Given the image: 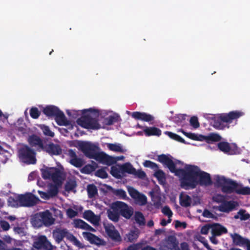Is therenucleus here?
<instances>
[{
	"label": "nucleus",
	"mask_w": 250,
	"mask_h": 250,
	"mask_svg": "<svg viewBox=\"0 0 250 250\" xmlns=\"http://www.w3.org/2000/svg\"><path fill=\"white\" fill-rule=\"evenodd\" d=\"M157 161L167 167L175 175L181 178V187L186 189H193L198 185V177L200 171L196 166L186 165L185 169L176 168L171 158L166 154L158 156Z\"/></svg>",
	"instance_id": "obj_1"
},
{
	"label": "nucleus",
	"mask_w": 250,
	"mask_h": 250,
	"mask_svg": "<svg viewBox=\"0 0 250 250\" xmlns=\"http://www.w3.org/2000/svg\"><path fill=\"white\" fill-rule=\"evenodd\" d=\"M82 114L83 115L77 120L79 125L87 129L97 130L101 128L98 119L99 112L97 109H84Z\"/></svg>",
	"instance_id": "obj_2"
},
{
	"label": "nucleus",
	"mask_w": 250,
	"mask_h": 250,
	"mask_svg": "<svg viewBox=\"0 0 250 250\" xmlns=\"http://www.w3.org/2000/svg\"><path fill=\"white\" fill-rule=\"evenodd\" d=\"M244 113L240 111L235 110L228 113H222L214 121L213 126L217 129L223 130L225 128H229L230 124L235 121V125L238 119L243 116Z\"/></svg>",
	"instance_id": "obj_3"
},
{
	"label": "nucleus",
	"mask_w": 250,
	"mask_h": 250,
	"mask_svg": "<svg viewBox=\"0 0 250 250\" xmlns=\"http://www.w3.org/2000/svg\"><path fill=\"white\" fill-rule=\"evenodd\" d=\"M47 117H55V120L59 125H68L70 122L66 119L63 112L54 105H47L42 111Z\"/></svg>",
	"instance_id": "obj_4"
},
{
	"label": "nucleus",
	"mask_w": 250,
	"mask_h": 250,
	"mask_svg": "<svg viewBox=\"0 0 250 250\" xmlns=\"http://www.w3.org/2000/svg\"><path fill=\"white\" fill-rule=\"evenodd\" d=\"M78 147L86 157L96 161L101 153L99 147L90 142L79 141Z\"/></svg>",
	"instance_id": "obj_5"
},
{
	"label": "nucleus",
	"mask_w": 250,
	"mask_h": 250,
	"mask_svg": "<svg viewBox=\"0 0 250 250\" xmlns=\"http://www.w3.org/2000/svg\"><path fill=\"white\" fill-rule=\"evenodd\" d=\"M62 172L58 168L51 167L42 170V175L45 180L51 179L54 184L61 186L63 178Z\"/></svg>",
	"instance_id": "obj_6"
},
{
	"label": "nucleus",
	"mask_w": 250,
	"mask_h": 250,
	"mask_svg": "<svg viewBox=\"0 0 250 250\" xmlns=\"http://www.w3.org/2000/svg\"><path fill=\"white\" fill-rule=\"evenodd\" d=\"M20 160L27 165H34L37 162L36 152L27 145L24 146L18 151Z\"/></svg>",
	"instance_id": "obj_7"
},
{
	"label": "nucleus",
	"mask_w": 250,
	"mask_h": 250,
	"mask_svg": "<svg viewBox=\"0 0 250 250\" xmlns=\"http://www.w3.org/2000/svg\"><path fill=\"white\" fill-rule=\"evenodd\" d=\"M215 182L218 187L221 188L222 191L226 193L234 192V190L238 187V184L235 181L227 179L224 176H217Z\"/></svg>",
	"instance_id": "obj_8"
},
{
	"label": "nucleus",
	"mask_w": 250,
	"mask_h": 250,
	"mask_svg": "<svg viewBox=\"0 0 250 250\" xmlns=\"http://www.w3.org/2000/svg\"><path fill=\"white\" fill-rule=\"evenodd\" d=\"M53 246L45 235H40L34 239L33 247L30 250H52Z\"/></svg>",
	"instance_id": "obj_9"
},
{
	"label": "nucleus",
	"mask_w": 250,
	"mask_h": 250,
	"mask_svg": "<svg viewBox=\"0 0 250 250\" xmlns=\"http://www.w3.org/2000/svg\"><path fill=\"white\" fill-rule=\"evenodd\" d=\"M18 200L21 205L24 207H32L40 201L39 199L31 193L24 195H19Z\"/></svg>",
	"instance_id": "obj_10"
},
{
	"label": "nucleus",
	"mask_w": 250,
	"mask_h": 250,
	"mask_svg": "<svg viewBox=\"0 0 250 250\" xmlns=\"http://www.w3.org/2000/svg\"><path fill=\"white\" fill-rule=\"evenodd\" d=\"M115 202L119 212L120 215H121L125 219H130L133 214V208L129 206L127 204L122 201H118Z\"/></svg>",
	"instance_id": "obj_11"
},
{
	"label": "nucleus",
	"mask_w": 250,
	"mask_h": 250,
	"mask_svg": "<svg viewBox=\"0 0 250 250\" xmlns=\"http://www.w3.org/2000/svg\"><path fill=\"white\" fill-rule=\"evenodd\" d=\"M17 233L24 238L21 239H17V246H21V248H17V250H27V248L29 247L28 245L30 244L23 228H21L17 226Z\"/></svg>",
	"instance_id": "obj_12"
},
{
	"label": "nucleus",
	"mask_w": 250,
	"mask_h": 250,
	"mask_svg": "<svg viewBox=\"0 0 250 250\" xmlns=\"http://www.w3.org/2000/svg\"><path fill=\"white\" fill-rule=\"evenodd\" d=\"M104 229L106 233L111 239L115 241L121 240L120 235L113 225L107 224L106 225H104Z\"/></svg>",
	"instance_id": "obj_13"
},
{
	"label": "nucleus",
	"mask_w": 250,
	"mask_h": 250,
	"mask_svg": "<svg viewBox=\"0 0 250 250\" xmlns=\"http://www.w3.org/2000/svg\"><path fill=\"white\" fill-rule=\"evenodd\" d=\"M70 234L71 233L66 229L58 228L54 230L52 232L53 237L58 243H61L64 237L68 239Z\"/></svg>",
	"instance_id": "obj_14"
},
{
	"label": "nucleus",
	"mask_w": 250,
	"mask_h": 250,
	"mask_svg": "<svg viewBox=\"0 0 250 250\" xmlns=\"http://www.w3.org/2000/svg\"><path fill=\"white\" fill-rule=\"evenodd\" d=\"M67 155L70 158L69 163L76 167H81L84 164V160L78 158L75 151L71 149L67 150Z\"/></svg>",
	"instance_id": "obj_15"
},
{
	"label": "nucleus",
	"mask_w": 250,
	"mask_h": 250,
	"mask_svg": "<svg viewBox=\"0 0 250 250\" xmlns=\"http://www.w3.org/2000/svg\"><path fill=\"white\" fill-rule=\"evenodd\" d=\"M237 206L238 203L235 201L223 200L218 206V210L223 212L229 213L234 210Z\"/></svg>",
	"instance_id": "obj_16"
},
{
	"label": "nucleus",
	"mask_w": 250,
	"mask_h": 250,
	"mask_svg": "<svg viewBox=\"0 0 250 250\" xmlns=\"http://www.w3.org/2000/svg\"><path fill=\"white\" fill-rule=\"evenodd\" d=\"M29 144L32 147H37V150L40 151L44 147V145L42 139L35 134L29 136L28 138Z\"/></svg>",
	"instance_id": "obj_17"
},
{
	"label": "nucleus",
	"mask_w": 250,
	"mask_h": 250,
	"mask_svg": "<svg viewBox=\"0 0 250 250\" xmlns=\"http://www.w3.org/2000/svg\"><path fill=\"white\" fill-rule=\"evenodd\" d=\"M83 237L91 244L96 245H105V241L96 236L95 234L89 232H83Z\"/></svg>",
	"instance_id": "obj_18"
},
{
	"label": "nucleus",
	"mask_w": 250,
	"mask_h": 250,
	"mask_svg": "<svg viewBox=\"0 0 250 250\" xmlns=\"http://www.w3.org/2000/svg\"><path fill=\"white\" fill-rule=\"evenodd\" d=\"M107 214L108 219L116 223L119 221L120 215L115 202L111 204V209L107 210Z\"/></svg>",
	"instance_id": "obj_19"
},
{
	"label": "nucleus",
	"mask_w": 250,
	"mask_h": 250,
	"mask_svg": "<svg viewBox=\"0 0 250 250\" xmlns=\"http://www.w3.org/2000/svg\"><path fill=\"white\" fill-rule=\"evenodd\" d=\"M42 150L46 151L51 155H60L62 152V148L60 146L54 144L53 143H50L49 144L44 146Z\"/></svg>",
	"instance_id": "obj_20"
},
{
	"label": "nucleus",
	"mask_w": 250,
	"mask_h": 250,
	"mask_svg": "<svg viewBox=\"0 0 250 250\" xmlns=\"http://www.w3.org/2000/svg\"><path fill=\"white\" fill-rule=\"evenodd\" d=\"M212 184V182L210 174L200 170L198 177V184H200L201 186H208Z\"/></svg>",
	"instance_id": "obj_21"
},
{
	"label": "nucleus",
	"mask_w": 250,
	"mask_h": 250,
	"mask_svg": "<svg viewBox=\"0 0 250 250\" xmlns=\"http://www.w3.org/2000/svg\"><path fill=\"white\" fill-rule=\"evenodd\" d=\"M131 117L137 120H141L144 122H149L154 120L152 115L145 112L139 111L133 112L131 113Z\"/></svg>",
	"instance_id": "obj_22"
},
{
	"label": "nucleus",
	"mask_w": 250,
	"mask_h": 250,
	"mask_svg": "<svg viewBox=\"0 0 250 250\" xmlns=\"http://www.w3.org/2000/svg\"><path fill=\"white\" fill-rule=\"evenodd\" d=\"M40 219L42 222L43 225L45 226H49L54 223V219L52 217L51 213L48 210L40 213Z\"/></svg>",
	"instance_id": "obj_23"
},
{
	"label": "nucleus",
	"mask_w": 250,
	"mask_h": 250,
	"mask_svg": "<svg viewBox=\"0 0 250 250\" xmlns=\"http://www.w3.org/2000/svg\"><path fill=\"white\" fill-rule=\"evenodd\" d=\"M97 161L108 166L112 165L116 163V160L114 157L110 156L103 152L100 153Z\"/></svg>",
	"instance_id": "obj_24"
},
{
	"label": "nucleus",
	"mask_w": 250,
	"mask_h": 250,
	"mask_svg": "<svg viewBox=\"0 0 250 250\" xmlns=\"http://www.w3.org/2000/svg\"><path fill=\"white\" fill-rule=\"evenodd\" d=\"M83 218L95 226L99 224V217L95 215L91 210H87L84 212Z\"/></svg>",
	"instance_id": "obj_25"
},
{
	"label": "nucleus",
	"mask_w": 250,
	"mask_h": 250,
	"mask_svg": "<svg viewBox=\"0 0 250 250\" xmlns=\"http://www.w3.org/2000/svg\"><path fill=\"white\" fill-rule=\"evenodd\" d=\"M227 229L219 224L212 225L211 234L213 235L220 236L223 234L227 233Z\"/></svg>",
	"instance_id": "obj_26"
},
{
	"label": "nucleus",
	"mask_w": 250,
	"mask_h": 250,
	"mask_svg": "<svg viewBox=\"0 0 250 250\" xmlns=\"http://www.w3.org/2000/svg\"><path fill=\"white\" fill-rule=\"evenodd\" d=\"M143 131L144 132L145 135L146 136H160L161 135V130L159 128H157L155 126L152 127H145Z\"/></svg>",
	"instance_id": "obj_27"
},
{
	"label": "nucleus",
	"mask_w": 250,
	"mask_h": 250,
	"mask_svg": "<svg viewBox=\"0 0 250 250\" xmlns=\"http://www.w3.org/2000/svg\"><path fill=\"white\" fill-rule=\"evenodd\" d=\"M74 226L76 228L82 229L86 230L95 231V229L87 223L81 219H77L74 221Z\"/></svg>",
	"instance_id": "obj_28"
},
{
	"label": "nucleus",
	"mask_w": 250,
	"mask_h": 250,
	"mask_svg": "<svg viewBox=\"0 0 250 250\" xmlns=\"http://www.w3.org/2000/svg\"><path fill=\"white\" fill-rule=\"evenodd\" d=\"M231 237L232 239L233 243L236 246H244L247 240V238L243 237L237 233H234L233 234H231Z\"/></svg>",
	"instance_id": "obj_29"
},
{
	"label": "nucleus",
	"mask_w": 250,
	"mask_h": 250,
	"mask_svg": "<svg viewBox=\"0 0 250 250\" xmlns=\"http://www.w3.org/2000/svg\"><path fill=\"white\" fill-rule=\"evenodd\" d=\"M166 242L167 246L171 250H178L179 248L178 247V242L174 236H168L166 240Z\"/></svg>",
	"instance_id": "obj_30"
},
{
	"label": "nucleus",
	"mask_w": 250,
	"mask_h": 250,
	"mask_svg": "<svg viewBox=\"0 0 250 250\" xmlns=\"http://www.w3.org/2000/svg\"><path fill=\"white\" fill-rule=\"evenodd\" d=\"M191 203V198L188 195H182L180 196V204L183 207H188Z\"/></svg>",
	"instance_id": "obj_31"
},
{
	"label": "nucleus",
	"mask_w": 250,
	"mask_h": 250,
	"mask_svg": "<svg viewBox=\"0 0 250 250\" xmlns=\"http://www.w3.org/2000/svg\"><path fill=\"white\" fill-rule=\"evenodd\" d=\"M107 146L108 148L113 151L125 153L126 151V150L123 148L122 146L120 144H107Z\"/></svg>",
	"instance_id": "obj_32"
},
{
	"label": "nucleus",
	"mask_w": 250,
	"mask_h": 250,
	"mask_svg": "<svg viewBox=\"0 0 250 250\" xmlns=\"http://www.w3.org/2000/svg\"><path fill=\"white\" fill-rule=\"evenodd\" d=\"M154 176L156 177L160 184H164L166 182V175L165 172L161 169H156L154 174Z\"/></svg>",
	"instance_id": "obj_33"
},
{
	"label": "nucleus",
	"mask_w": 250,
	"mask_h": 250,
	"mask_svg": "<svg viewBox=\"0 0 250 250\" xmlns=\"http://www.w3.org/2000/svg\"><path fill=\"white\" fill-rule=\"evenodd\" d=\"M97 167L98 165L95 163L93 165L87 164L82 168L81 172L83 173L88 174L94 171Z\"/></svg>",
	"instance_id": "obj_34"
},
{
	"label": "nucleus",
	"mask_w": 250,
	"mask_h": 250,
	"mask_svg": "<svg viewBox=\"0 0 250 250\" xmlns=\"http://www.w3.org/2000/svg\"><path fill=\"white\" fill-rule=\"evenodd\" d=\"M87 191L88 196L90 198L94 197L98 194L97 187L93 184H89L87 186Z\"/></svg>",
	"instance_id": "obj_35"
},
{
	"label": "nucleus",
	"mask_w": 250,
	"mask_h": 250,
	"mask_svg": "<svg viewBox=\"0 0 250 250\" xmlns=\"http://www.w3.org/2000/svg\"><path fill=\"white\" fill-rule=\"evenodd\" d=\"M222 139L221 136L215 133H210L207 135V143L210 144L212 142L220 141Z\"/></svg>",
	"instance_id": "obj_36"
},
{
	"label": "nucleus",
	"mask_w": 250,
	"mask_h": 250,
	"mask_svg": "<svg viewBox=\"0 0 250 250\" xmlns=\"http://www.w3.org/2000/svg\"><path fill=\"white\" fill-rule=\"evenodd\" d=\"M60 186L57 184H51L48 190V193L50 198H53L56 196L59 192V188Z\"/></svg>",
	"instance_id": "obj_37"
},
{
	"label": "nucleus",
	"mask_w": 250,
	"mask_h": 250,
	"mask_svg": "<svg viewBox=\"0 0 250 250\" xmlns=\"http://www.w3.org/2000/svg\"><path fill=\"white\" fill-rule=\"evenodd\" d=\"M134 219L136 222L140 226L145 225V219L143 213L140 211H136L134 214Z\"/></svg>",
	"instance_id": "obj_38"
},
{
	"label": "nucleus",
	"mask_w": 250,
	"mask_h": 250,
	"mask_svg": "<svg viewBox=\"0 0 250 250\" xmlns=\"http://www.w3.org/2000/svg\"><path fill=\"white\" fill-rule=\"evenodd\" d=\"M122 172L133 174L135 172V168L129 163H126L121 167Z\"/></svg>",
	"instance_id": "obj_39"
},
{
	"label": "nucleus",
	"mask_w": 250,
	"mask_h": 250,
	"mask_svg": "<svg viewBox=\"0 0 250 250\" xmlns=\"http://www.w3.org/2000/svg\"><path fill=\"white\" fill-rule=\"evenodd\" d=\"M77 186L76 182L75 180H69L65 184L64 189L68 192L73 191Z\"/></svg>",
	"instance_id": "obj_40"
},
{
	"label": "nucleus",
	"mask_w": 250,
	"mask_h": 250,
	"mask_svg": "<svg viewBox=\"0 0 250 250\" xmlns=\"http://www.w3.org/2000/svg\"><path fill=\"white\" fill-rule=\"evenodd\" d=\"M165 134L167 135L171 139L180 143L186 144L185 141L179 135L170 131H166Z\"/></svg>",
	"instance_id": "obj_41"
},
{
	"label": "nucleus",
	"mask_w": 250,
	"mask_h": 250,
	"mask_svg": "<svg viewBox=\"0 0 250 250\" xmlns=\"http://www.w3.org/2000/svg\"><path fill=\"white\" fill-rule=\"evenodd\" d=\"M134 200L137 204L141 206L145 205L147 203L146 197L144 194L140 193L136 196Z\"/></svg>",
	"instance_id": "obj_42"
},
{
	"label": "nucleus",
	"mask_w": 250,
	"mask_h": 250,
	"mask_svg": "<svg viewBox=\"0 0 250 250\" xmlns=\"http://www.w3.org/2000/svg\"><path fill=\"white\" fill-rule=\"evenodd\" d=\"M234 192L241 195H250V188L248 187L238 188V187L234 190Z\"/></svg>",
	"instance_id": "obj_43"
},
{
	"label": "nucleus",
	"mask_w": 250,
	"mask_h": 250,
	"mask_svg": "<svg viewBox=\"0 0 250 250\" xmlns=\"http://www.w3.org/2000/svg\"><path fill=\"white\" fill-rule=\"evenodd\" d=\"M218 148L223 152H228L230 150L229 144L225 142H221L218 144Z\"/></svg>",
	"instance_id": "obj_44"
},
{
	"label": "nucleus",
	"mask_w": 250,
	"mask_h": 250,
	"mask_svg": "<svg viewBox=\"0 0 250 250\" xmlns=\"http://www.w3.org/2000/svg\"><path fill=\"white\" fill-rule=\"evenodd\" d=\"M121 170L116 167L112 166L111 168L110 174L115 178L120 179L122 177V173Z\"/></svg>",
	"instance_id": "obj_45"
},
{
	"label": "nucleus",
	"mask_w": 250,
	"mask_h": 250,
	"mask_svg": "<svg viewBox=\"0 0 250 250\" xmlns=\"http://www.w3.org/2000/svg\"><path fill=\"white\" fill-rule=\"evenodd\" d=\"M40 128L45 135L51 137L54 136V133L50 129V128L47 125H40Z\"/></svg>",
	"instance_id": "obj_46"
},
{
	"label": "nucleus",
	"mask_w": 250,
	"mask_h": 250,
	"mask_svg": "<svg viewBox=\"0 0 250 250\" xmlns=\"http://www.w3.org/2000/svg\"><path fill=\"white\" fill-rule=\"evenodd\" d=\"M143 165L146 167H149L154 170L159 168V166L156 163L150 160H146L144 162Z\"/></svg>",
	"instance_id": "obj_47"
},
{
	"label": "nucleus",
	"mask_w": 250,
	"mask_h": 250,
	"mask_svg": "<svg viewBox=\"0 0 250 250\" xmlns=\"http://www.w3.org/2000/svg\"><path fill=\"white\" fill-rule=\"evenodd\" d=\"M128 241L132 242L136 240L138 237V230H131L127 235Z\"/></svg>",
	"instance_id": "obj_48"
},
{
	"label": "nucleus",
	"mask_w": 250,
	"mask_h": 250,
	"mask_svg": "<svg viewBox=\"0 0 250 250\" xmlns=\"http://www.w3.org/2000/svg\"><path fill=\"white\" fill-rule=\"evenodd\" d=\"M149 195L152 198L154 206L157 208H159L161 205L160 197H159L158 196H154L153 191L150 192Z\"/></svg>",
	"instance_id": "obj_49"
},
{
	"label": "nucleus",
	"mask_w": 250,
	"mask_h": 250,
	"mask_svg": "<svg viewBox=\"0 0 250 250\" xmlns=\"http://www.w3.org/2000/svg\"><path fill=\"white\" fill-rule=\"evenodd\" d=\"M30 115L31 118L36 119L40 117L41 112L39 110L37 107H32L30 110Z\"/></svg>",
	"instance_id": "obj_50"
},
{
	"label": "nucleus",
	"mask_w": 250,
	"mask_h": 250,
	"mask_svg": "<svg viewBox=\"0 0 250 250\" xmlns=\"http://www.w3.org/2000/svg\"><path fill=\"white\" fill-rule=\"evenodd\" d=\"M32 224L35 227L39 228L42 226V222L40 219V215H36L32 219Z\"/></svg>",
	"instance_id": "obj_51"
},
{
	"label": "nucleus",
	"mask_w": 250,
	"mask_h": 250,
	"mask_svg": "<svg viewBox=\"0 0 250 250\" xmlns=\"http://www.w3.org/2000/svg\"><path fill=\"white\" fill-rule=\"evenodd\" d=\"M95 175L102 179H105L108 177V174L104 168H102L97 170L95 172Z\"/></svg>",
	"instance_id": "obj_52"
},
{
	"label": "nucleus",
	"mask_w": 250,
	"mask_h": 250,
	"mask_svg": "<svg viewBox=\"0 0 250 250\" xmlns=\"http://www.w3.org/2000/svg\"><path fill=\"white\" fill-rule=\"evenodd\" d=\"M238 214L240 216V219L242 221L247 220L250 218V214L246 213V210L245 209H240L238 211Z\"/></svg>",
	"instance_id": "obj_53"
},
{
	"label": "nucleus",
	"mask_w": 250,
	"mask_h": 250,
	"mask_svg": "<svg viewBox=\"0 0 250 250\" xmlns=\"http://www.w3.org/2000/svg\"><path fill=\"white\" fill-rule=\"evenodd\" d=\"M113 193L121 199H125L126 197L125 191L122 189H116L113 191Z\"/></svg>",
	"instance_id": "obj_54"
},
{
	"label": "nucleus",
	"mask_w": 250,
	"mask_h": 250,
	"mask_svg": "<svg viewBox=\"0 0 250 250\" xmlns=\"http://www.w3.org/2000/svg\"><path fill=\"white\" fill-rule=\"evenodd\" d=\"M162 213L167 216L168 218H171L173 215V213L170 209V208L167 206H165L162 209Z\"/></svg>",
	"instance_id": "obj_55"
},
{
	"label": "nucleus",
	"mask_w": 250,
	"mask_h": 250,
	"mask_svg": "<svg viewBox=\"0 0 250 250\" xmlns=\"http://www.w3.org/2000/svg\"><path fill=\"white\" fill-rule=\"evenodd\" d=\"M190 125L194 128H197L199 127L200 124L198 120V118L196 116L192 117L189 121Z\"/></svg>",
	"instance_id": "obj_56"
},
{
	"label": "nucleus",
	"mask_w": 250,
	"mask_h": 250,
	"mask_svg": "<svg viewBox=\"0 0 250 250\" xmlns=\"http://www.w3.org/2000/svg\"><path fill=\"white\" fill-rule=\"evenodd\" d=\"M117 121V119L113 116H109L105 119V123L106 125H110Z\"/></svg>",
	"instance_id": "obj_57"
},
{
	"label": "nucleus",
	"mask_w": 250,
	"mask_h": 250,
	"mask_svg": "<svg viewBox=\"0 0 250 250\" xmlns=\"http://www.w3.org/2000/svg\"><path fill=\"white\" fill-rule=\"evenodd\" d=\"M212 225L206 224L203 226L201 229V233L204 235H207L210 229H211Z\"/></svg>",
	"instance_id": "obj_58"
},
{
	"label": "nucleus",
	"mask_w": 250,
	"mask_h": 250,
	"mask_svg": "<svg viewBox=\"0 0 250 250\" xmlns=\"http://www.w3.org/2000/svg\"><path fill=\"white\" fill-rule=\"evenodd\" d=\"M129 195L134 200L136 196L139 194L137 190L133 188H129L128 190Z\"/></svg>",
	"instance_id": "obj_59"
},
{
	"label": "nucleus",
	"mask_w": 250,
	"mask_h": 250,
	"mask_svg": "<svg viewBox=\"0 0 250 250\" xmlns=\"http://www.w3.org/2000/svg\"><path fill=\"white\" fill-rule=\"evenodd\" d=\"M69 240L71 242H73L74 245L80 247L81 245L80 242L78 240V239L72 233L69 234V237L68 238Z\"/></svg>",
	"instance_id": "obj_60"
},
{
	"label": "nucleus",
	"mask_w": 250,
	"mask_h": 250,
	"mask_svg": "<svg viewBox=\"0 0 250 250\" xmlns=\"http://www.w3.org/2000/svg\"><path fill=\"white\" fill-rule=\"evenodd\" d=\"M66 213L67 216L70 218L75 217L78 214V212L76 211L71 208L67 209Z\"/></svg>",
	"instance_id": "obj_61"
},
{
	"label": "nucleus",
	"mask_w": 250,
	"mask_h": 250,
	"mask_svg": "<svg viewBox=\"0 0 250 250\" xmlns=\"http://www.w3.org/2000/svg\"><path fill=\"white\" fill-rule=\"evenodd\" d=\"M133 174L141 179H144L146 176V173L141 169L138 170L135 169V172Z\"/></svg>",
	"instance_id": "obj_62"
},
{
	"label": "nucleus",
	"mask_w": 250,
	"mask_h": 250,
	"mask_svg": "<svg viewBox=\"0 0 250 250\" xmlns=\"http://www.w3.org/2000/svg\"><path fill=\"white\" fill-rule=\"evenodd\" d=\"M202 215L206 218H213L214 215L208 209H205L202 214Z\"/></svg>",
	"instance_id": "obj_63"
},
{
	"label": "nucleus",
	"mask_w": 250,
	"mask_h": 250,
	"mask_svg": "<svg viewBox=\"0 0 250 250\" xmlns=\"http://www.w3.org/2000/svg\"><path fill=\"white\" fill-rule=\"evenodd\" d=\"M38 193L40 194L41 197L42 199L45 200H49L50 198L48 192H46L39 190Z\"/></svg>",
	"instance_id": "obj_64"
}]
</instances>
